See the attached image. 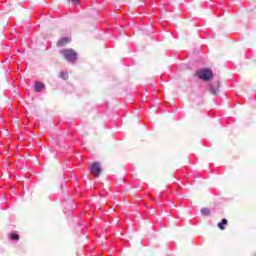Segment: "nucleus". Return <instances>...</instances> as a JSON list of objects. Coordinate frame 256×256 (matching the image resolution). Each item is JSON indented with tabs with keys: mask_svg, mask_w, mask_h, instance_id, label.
<instances>
[{
	"mask_svg": "<svg viewBox=\"0 0 256 256\" xmlns=\"http://www.w3.org/2000/svg\"><path fill=\"white\" fill-rule=\"evenodd\" d=\"M68 43H71V38L64 37V38H61L60 40H58L57 46L58 47H65V45H67Z\"/></svg>",
	"mask_w": 256,
	"mask_h": 256,
	"instance_id": "39448f33",
	"label": "nucleus"
},
{
	"mask_svg": "<svg viewBox=\"0 0 256 256\" xmlns=\"http://www.w3.org/2000/svg\"><path fill=\"white\" fill-rule=\"evenodd\" d=\"M13 59V57H10V60L9 61H11Z\"/></svg>",
	"mask_w": 256,
	"mask_h": 256,
	"instance_id": "ddd939ff",
	"label": "nucleus"
},
{
	"mask_svg": "<svg viewBox=\"0 0 256 256\" xmlns=\"http://www.w3.org/2000/svg\"><path fill=\"white\" fill-rule=\"evenodd\" d=\"M91 175L94 177H99L101 175V164L99 162H94L89 167Z\"/></svg>",
	"mask_w": 256,
	"mask_h": 256,
	"instance_id": "7ed1b4c3",
	"label": "nucleus"
},
{
	"mask_svg": "<svg viewBox=\"0 0 256 256\" xmlns=\"http://www.w3.org/2000/svg\"><path fill=\"white\" fill-rule=\"evenodd\" d=\"M196 75L199 79H202V81H210V79H213V71L210 69L198 70Z\"/></svg>",
	"mask_w": 256,
	"mask_h": 256,
	"instance_id": "f03ea898",
	"label": "nucleus"
},
{
	"mask_svg": "<svg viewBox=\"0 0 256 256\" xmlns=\"http://www.w3.org/2000/svg\"><path fill=\"white\" fill-rule=\"evenodd\" d=\"M80 3V0H72V5H79Z\"/></svg>",
	"mask_w": 256,
	"mask_h": 256,
	"instance_id": "9d476101",
	"label": "nucleus"
},
{
	"mask_svg": "<svg viewBox=\"0 0 256 256\" xmlns=\"http://www.w3.org/2000/svg\"><path fill=\"white\" fill-rule=\"evenodd\" d=\"M8 238H9V241L17 243L19 239H21V236L17 232L12 231L8 234Z\"/></svg>",
	"mask_w": 256,
	"mask_h": 256,
	"instance_id": "20e7f679",
	"label": "nucleus"
},
{
	"mask_svg": "<svg viewBox=\"0 0 256 256\" xmlns=\"http://www.w3.org/2000/svg\"><path fill=\"white\" fill-rule=\"evenodd\" d=\"M60 55H63L68 63H75L77 61V52L73 49H62L60 50Z\"/></svg>",
	"mask_w": 256,
	"mask_h": 256,
	"instance_id": "f257e3e1",
	"label": "nucleus"
},
{
	"mask_svg": "<svg viewBox=\"0 0 256 256\" xmlns=\"http://www.w3.org/2000/svg\"><path fill=\"white\" fill-rule=\"evenodd\" d=\"M60 77H61V79H64V81H65V80L69 79V74L67 73V71H62V72H60Z\"/></svg>",
	"mask_w": 256,
	"mask_h": 256,
	"instance_id": "6e6552de",
	"label": "nucleus"
},
{
	"mask_svg": "<svg viewBox=\"0 0 256 256\" xmlns=\"http://www.w3.org/2000/svg\"><path fill=\"white\" fill-rule=\"evenodd\" d=\"M201 213L202 215H211V210L209 208H203Z\"/></svg>",
	"mask_w": 256,
	"mask_h": 256,
	"instance_id": "1a4fd4ad",
	"label": "nucleus"
},
{
	"mask_svg": "<svg viewBox=\"0 0 256 256\" xmlns=\"http://www.w3.org/2000/svg\"><path fill=\"white\" fill-rule=\"evenodd\" d=\"M34 90L37 93H41V91L45 90V84L43 82H36L34 86Z\"/></svg>",
	"mask_w": 256,
	"mask_h": 256,
	"instance_id": "423d86ee",
	"label": "nucleus"
},
{
	"mask_svg": "<svg viewBox=\"0 0 256 256\" xmlns=\"http://www.w3.org/2000/svg\"><path fill=\"white\" fill-rule=\"evenodd\" d=\"M225 225H227V219L223 218L220 223H218V228L221 229V231H225Z\"/></svg>",
	"mask_w": 256,
	"mask_h": 256,
	"instance_id": "0eeeda50",
	"label": "nucleus"
},
{
	"mask_svg": "<svg viewBox=\"0 0 256 256\" xmlns=\"http://www.w3.org/2000/svg\"><path fill=\"white\" fill-rule=\"evenodd\" d=\"M27 33H28V35H30V33H31V30L29 28H27Z\"/></svg>",
	"mask_w": 256,
	"mask_h": 256,
	"instance_id": "f8f14e48",
	"label": "nucleus"
},
{
	"mask_svg": "<svg viewBox=\"0 0 256 256\" xmlns=\"http://www.w3.org/2000/svg\"><path fill=\"white\" fill-rule=\"evenodd\" d=\"M211 91H212L213 95H216V94H217V90H215V89L212 88Z\"/></svg>",
	"mask_w": 256,
	"mask_h": 256,
	"instance_id": "9b49d317",
	"label": "nucleus"
}]
</instances>
